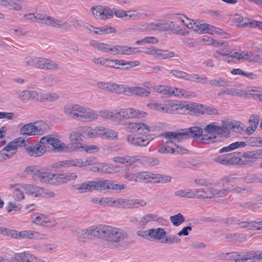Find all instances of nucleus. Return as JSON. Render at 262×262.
Wrapping results in <instances>:
<instances>
[{
    "label": "nucleus",
    "instance_id": "obj_61",
    "mask_svg": "<svg viewBox=\"0 0 262 262\" xmlns=\"http://www.w3.org/2000/svg\"><path fill=\"white\" fill-rule=\"evenodd\" d=\"M93 190H105L107 189V180H101L98 181H92Z\"/></svg>",
    "mask_w": 262,
    "mask_h": 262
},
{
    "label": "nucleus",
    "instance_id": "obj_33",
    "mask_svg": "<svg viewBox=\"0 0 262 262\" xmlns=\"http://www.w3.org/2000/svg\"><path fill=\"white\" fill-rule=\"evenodd\" d=\"M257 252L252 251L237 253L234 257V262H245L248 260L258 259Z\"/></svg>",
    "mask_w": 262,
    "mask_h": 262
},
{
    "label": "nucleus",
    "instance_id": "obj_2",
    "mask_svg": "<svg viewBox=\"0 0 262 262\" xmlns=\"http://www.w3.org/2000/svg\"><path fill=\"white\" fill-rule=\"evenodd\" d=\"M236 184L243 181L242 179H235L232 176H224L220 180L211 182L209 188L203 189V199H216L226 196L228 194V189L226 186L232 181Z\"/></svg>",
    "mask_w": 262,
    "mask_h": 262
},
{
    "label": "nucleus",
    "instance_id": "obj_27",
    "mask_svg": "<svg viewBox=\"0 0 262 262\" xmlns=\"http://www.w3.org/2000/svg\"><path fill=\"white\" fill-rule=\"evenodd\" d=\"M82 136L87 139H95L99 137L100 126L93 127L91 126H81L78 127Z\"/></svg>",
    "mask_w": 262,
    "mask_h": 262
},
{
    "label": "nucleus",
    "instance_id": "obj_53",
    "mask_svg": "<svg viewBox=\"0 0 262 262\" xmlns=\"http://www.w3.org/2000/svg\"><path fill=\"white\" fill-rule=\"evenodd\" d=\"M186 198L203 199V189L195 188L194 189H186Z\"/></svg>",
    "mask_w": 262,
    "mask_h": 262
},
{
    "label": "nucleus",
    "instance_id": "obj_55",
    "mask_svg": "<svg viewBox=\"0 0 262 262\" xmlns=\"http://www.w3.org/2000/svg\"><path fill=\"white\" fill-rule=\"evenodd\" d=\"M229 81L223 77H216L211 79L209 84L213 86L225 87L228 85Z\"/></svg>",
    "mask_w": 262,
    "mask_h": 262
},
{
    "label": "nucleus",
    "instance_id": "obj_49",
    "mask_svg": "<svg viewBox=\"0 0 262 262\" xmlns=\"http://www.w3.org/2000/svg\"><path fill=\"white\" fill-rule=\"evenodd\" d=\"M99 137L111 140H115L118 139V133L115 130L100 126Z\"/></svg>",
    "mask_w": 262,
    "mask_h": 262
},
{
    "label": "nucleus",
    "instance_id": "obj_50",
    "mask_svg": "<svg viewBox=\"0 0 262 262\" xmlns=\"http://www.w3.org/2000/svg\"><path fill=\"white\" fill-rule=\"evenodd\" d=\"M74 187L76 190L81 193L94 190L92 181H89L85 183L77 184L75 185Z\"/></svg>",
    "mask_w": 262,
    "mask_h": 262
},
{
    "label": "nucleus",
    "instance_id": "obj_11",
    "mask_svg": "<svg viewBox=\"0 0 262 262\" xmlns=\"http://www.w3.org/2000/svg\"><path fill=\"white\" fill-rule=\"evenodd\" d=\"M182 16H185L184 15H179L177 16L174 21H166L165 25L166 27V31L171 30L178 34L184 35L188 33V31H186L184 27L187 28V25L185 23V20H183Z\"/></svg>",
    "mask_w": 262,
    "mask_h": 262
},
{
    "label": "nucleus",
    "instance_id": "obj_28",
    "mask_svg": "<svg viewBox=\"0 0 262 262\" xmlns=\"http://www.w3.org/2000/svg\"><path fill=\"white\" fill-rule=\"evenodd\" d=\"M140 52L137 51L136 48H133L127 46H121L119 45L113 46L112 54L114 55H132L136 53Z\"/></svg>",
    "mask_w": 262,
    "mask_h": 262
},
{
    "label": "nucleus",
    "instance_id": "obj_25",
    "mask_svg": "<svg viewBox=\"0 0 262 262\" xmlns=\"http://www.w3.org/2000/svg\"><path fill=\"white\" fill-rule=\"evenodd\" d=\"M140 62L138 60L133 61H126L124 60H119L117 59H109L108 67L114 69H128L131 68H134L139 66Z\"/></svg>",
    "mask_w": 262,
    "mask_h": 262
},
{
    "label": "nucleus",
    "instance_id": "obj_41",
    "mask_svg": "<svg viewBox=\"0 0 262 262\" xmlns=\"http://www.w3.org/2000/svg\"><path fill=\"white\" fill-rule=\"evenodd\" d=\"M166 235V232L163 228L150 229V239L159 241L162 243Z\"/></svg>",
    "mask_w": 262,
    "mask_h": 262
},
{
    "label": "nucleus",
    "instance_id": "obj_14",
    "mask_svg": "<svg viewBox=\"0 0 262 262\" xmlns=\"http://www.w3.org/2000/svg\"><path fill=\"white\" fill-rule=\"evenodd\" d=\"M82 134L77 127L72 131L69 136L70 145L68 152L79 151L84 143H82Z\"/></svg>",
    "mask_w": 262,
    "mask_h": 262
},
{
    "label": "nucleus",
    "instance_id": "obj_64",
    "mask_svg": "<svg viewBox=\"0 0 262 262\" xmlns=\"http://www.w3.org/2000/svg\"><path fill=\"white\" fill-rule=\"evenodd\" d=\"M169 72L175 77L182 78L186 80H189L190 74H188L183 71L172 70L169 71Z\"/></svg>",
    "mask_w": 262,
    "mask_h": 262
},
{
    "label": "nucleus",
    "instance_id": "obj_36",
    "mask_svg": "<svg viewBox=\"0 0 262 262\" xmlns=\"http://www.w3.org/2000/svg\"><path fill=\"white\" fill-rule=\"evenodd\" d=\"M182 136L184 137L185 135H188L193 138H201L203 135V129L199 127L192 126L188 129L182 130L180 132Z\"/></svg>",
    "mask_w": 262,
    "mask_h": 262
},
{
    "label": "nucleus",
    "instance_id": "obj_60",
    "mask_svg": "<svg viewBox=\"0 0 262 262\" xmlns=\"http://www.w3.org/2000/svg\"><path fill=\"white\" fill-rule=\"evenodd\" d=\"M170 87L171 86L167 85H158L152 87V89L156 92L159 93L169 97Z\"/></svg>",
    "mask_w": 262,
    "mask_h": 262
},
{
    "label": "nucleus",
    "instance_id": "obj_62",
    "mask_svg": "<svg viewBox=\"0 0 262 262\" xmlns=\"http://www.w3.org/2000/svg\"><path fill=\"white\" fill-rule=\"evenodd\" d=\"M99 147L95 145H87L84 143L79 151H85L88 154H94L98 152Z\"/></svg>",
    "mask_w": 262,
    "mask_h": 262
},
{
    "label": "nucleus",
    "instance_id": "obj_34",
    "mask_svg": "<svg viewBox=\"0 0 262 262\" xmlns=\"http://www.w3.org/2000/svg\"><path fill=\"white\" fill-rule=\"evenodd\" d=\"M59 95L55 92L43 93L38 91V101L40 102H53L57 101Z\"/></svg>",
    "mask_w": 262,
    "mask_h": 262
},
{
    "label": "nucleus",
    "instance_id": "obj_52",
    "mask_svg": "<svg viewBox=\"0 0 262 262\" xmlns=\"http://www.w3.org/2000/svg\"><path fill=\"white\" fill-rule=\"evenodd\" d=\"M237 157L235 154H228L225 156L219 157L215 160L216 162L222 164H227L232 163H236Z\"/></svg>",
    "mask_w": 262,
    "mask_h": 262
},
{
    "label": "nucleus",
    "instance_id": "obj_47",
    "mask_svg": "<svg viewBox=\"0 0 262 262\" xmlns=\"http://www.w3.org/2000/svg\"><path fill=\"white\" fill-rule=\"evenodd\" d=\"M75 232L76 238L79 242H85L91 236L90 228L85 229H77Z\"/></svg>",
    "mask_w": 262,
    "mask_h": 262
},
{
    "label": "nucleus",
    "instance_id": "obj_38",
    "mask_svg": "<svg viewBox=\"0 0 262 262\" xmlns=\"http://www.w3.org/2000/svg\"><path fill=\"white\" fill-rule=\"evenodd\" d=\"M120 169L117 170V172H120L123 177L129 181L139 182V172H128L129 168L128 166L121 167Z\"/></svg>",
    "mask_w": 262,
    "mask_h": 262
},
{
    "label": "nucleus",
    "instance_id": "obj_5",
    "mask_svg": "<svg viewBox=\"0 0 262 262\" xmlns=\"http://www.w3.org/2000/svg\"><path fill=\"white\" fill-rule=\"evenodd\" d=\"M163 136L166 139L165 143L158 149V152L161 154H173L177 143H180L183 140V137L179 132H166Z\"/></svg>",
    "mask_w": 262,
    "mask_h": 262
},
{
    "label": "nucleus",
    "instance_id": "obj_35",
    "mask_svg": "<svg viewBox=\"0 0 262 262\" xmlns=\"http://www.w3.org/2000/svg\"><path fill=\"white\" fill-rule=\"evenodd\" d=\"M166 27L165 22L159 23L145 24L143 25L138 26L137 29L141 30H154V31H166Z\"/></svg>",
    "mask_w": 262,
    "mask_h": 262
},
{
    "label": "nucleus",
    "instance_id": "obj_54",
    "mask_svg": "<svg viewBox=\"0 0 262 262\" xmlns=\"http://www.w3.org/2000/svg\"><path fill=\"white\" fill-rule=\"evenodd\" d=\"M230 95L234 96L243 97L244 95V90H239L236 88H227L223 91L218 93L219 96L222 95Z\"/></svg>",
    "mask_w": 262,
    "mask_h": 262
},
{
    "label": "nucleus",
    "instance_id": "obj_10",
    "mask_svg": "<svg viewBox=\"0 0 262 262\" xmlns=\"http://www.w3.org/2000/svg\"><path fill=\"white\" fill-rule=\"evenodd\" d=\"M45 143L50 145L57 152H68L69 144L62 141L58 135H47L42 137Z\"/></svg>",
    "mask_w": 262,
    "mask_h": 262
},
{
    "label": "nucleus",
    "instance_id": "obj_18",
    "mask_svg": "<svg viewBox=\"0 0 262 262\" xmlns=\"http://www.w3.org/2000/svg\"><path fill=\"white\" fill-rule=\"evenodd\" d=\"M144 52L146 54L152 55L156 59L160 60L177 57V55L172 51L162 50L155 47L147 48Z\"/></svg>",
    "mask_w": 262,
    "mask_h": 262
},
{
    "label": "nucleus",
    "instance_id": "obj_57",
    "mask_svg": "<svg viewBox=\"0 0 262 262\" xmlns=\"http://www.w3.org/2000/svg\"><path fill=\"white\" fill-rule=\"evenodd\" d=\"M40 169L37 166L30 165L25 168L24 172L26 174H32L33 179L36 181L37 178V174L39 173Z\"/></svg>",
    "mask_w": 262,
    "mask_h": 262
},
{
    "label": "nucleus",
    "instance_id": "obj_20",
    "mask_svg": "<svg viewBox=\"0 0 262 262\" xmlns=\"http://www.w3.org/2000/svg\"><path fill=\"white\" fill-rule=\"evenodd\" d=\"M185 102L177 100L168 99L164 101L165 113L178 114L184 110Z\"/></svg>",
    "mask_w": 262,
    "mask_h": 262
},
{
    "label": "nucleus",
    "instance_id": "obj_32",
    "mask_svg": "<svg viewBox=\"0 0 262 262\" xmlns=\"http://www.w3.org/2000/svg\"><path fill=\"white\" fill-rule=\"evenodd\" d=\"M90 45L92 47L99 51L112 54L114 45L95 40H91Z\"/></svg>",
    "mask_w": 262,
    "mask_h": 262
},
{
    "label": "nucleus",
    "instance_id": "obj_46",
    "mask_svg": "<svg viewBox=\"0 0 262 262\" xmlns=\"http://www.w3.org/2000/svg\"><path fill=\"white\" fill-rule=\"evenodd\" d=\"M150 91L140 86H130L129 95H136L141 97H147L150 95Z\"/></svg>",
    "mask_w": 262,
    "mask_h": 262
},
{
    "label": "nucleus",
    "instance_id": "obj_59",
    "mask_svg": "<svg viewBox=\"0 0 262 262\" xmlns=\"http://www.w3.org/2000/svg\"><path fill=\"white\" fill-rule=\"evenodd\" d=\"M158 42L157 38L154 36H146L144 38L138 40L135 43L137 45H144L145 44H156Z\"/></svg>",
    "mask_w": 262,
    "mask_h": 262
},
{
    "label": "nucleus",
    "instance_id": "obj_19",
    "mask_svg": "<svg viewBox=\"0 0 262 262\" xmlns=\"http://www.w3.org/2000/svg\"><path fill=\"white\" fill-rule=\"evenodd\" d=\"M93 159L88 158L84 160L82 159H73L62 161L58 163V166L64 168L77 166L80 168H84L93 164Z\"/></svg>",
    "mask_w": 262,
    "mask_h": 262
},
{
    "label": "nucleus",
    "instance_id": "obj_63",
    "mask_svg": "<svg viewBox=\"0 0 262 262\" xmlns=\"http://www.w3.org/2000/svg\"><path fill=\"white\" fill-rule=\"evenodd\" d=\"M170 221L174 226H179L185 221V218L181 213H178L170 217Z\"/></svg>",
    "mask_w": 262,
    "mask_h": 262
},
{
    "label": "nucleus",
    "instance_id": "obj_21",
    "mask_svg": "<svg viewBox=\"0 0 262 262\" xmlns=\"http://www.w3.org/2000/svg\"><path fill=\"white\" fill-rule=\"evenodd\" d=\"M12 259L13 262H46L29 251L14 253Z\"/></svg>",
    "mask_w": 262,
    "mask_h": 262
},
{
    "label": "nucleus",
    "instance_id": "obj_24",
    "mask_svg": "<svg viewBox=\"0 0 262 262\" xmlns=\"http://www.w3.org/2000/svg\"><path fill=\"white\" fill-rule=\"evenodd\" d=\"M259 156L258 150L249 151L244 153L240 158H237L236 163L251 166L259 159Z\"/></svg>",
    "mask_w": 262,
    "mask_h": 262
},
{
    "label": "nucleus",
    "instance_id": "obj_37",
    "mask_svg": "<svg viewBox=\"0 0 262 262\" xmlns=\"http://www.w3.org/2000/svg\"><path fill=\"white\" fill-rule=\"evenodd\" d=\"M171 96L184 98H189L194 97L193 94L190 92L182 89L171 86L169 97Z\"/></svg>",
    "mask_w": 262,
    "mask_h": 262
},
{
    "label": "nucleus",
    "instance_id": "obj_43",
    "mask_svg": "<svg viewBox=\"0 0 262 262\" xmlns=\"http://www.w3.org/2000/svg\"><path fill=\"white\" fill-rule=\"evenodd\" d=\"M251 53V52L247 51H240L238 52L230 51L229 57L238 60H247L250 61Z\"/></svg>",
    "mask_w": 262,
    "mask_h": 262
},
{
    "label": "nucleus",
    "instance_id": "obj_58",
    "mask_svg": "<svg viewBox=\"0 0 262 262\" xmlns=\"http://www.w3.org/2000/svg\"><path fill=\"white\" fill-rule=\"evenodd\" d=\"M17 151V148L11 142H10L3 149V151L6 153L7 158H12Z\"/></svg>",
    "mask_w": 262,
    "mask_h": 262
},
{
    "label": "nucleus",
    "instance_id": "obj_42",
    "mask_svg": "<svg viewBox=\"0 0 262 262\" xmlns=\"http://www.w3.org/2000/svg\"><path fill=\"white\" fill-rule=\"evenodd\" d=\"M184 110L196 114H203L204 105L193 102H185Z\"/></svg>",
    "mask_w": 262,
    "mask_h": 262
},
{
    "label": "nucleus",
    "instance_id": "obj_45",
    "mask_svg": "<svg viewBox=\"0 0 262 262\" xmlns=\"http://www.w3.org/2000/svg\"><path fill=\"white\" fill-rule=\"evenodd\" d=\"M21 2V0H4L1 5L18 11L22 9Z\"/></svg>",
    "mask_w": 262,
    "mask_h": 262
},
{
    "label": "nucleus",
    "instance_id": "obj_13",
    "mask_svg": "<svg viewBox=\"0 0 262 262\" xmlns=\"http://www.w3.org/2000/svg\"><path fill=\"white\" fill-rule=\"evenodd\" d=\"M36 181L46 184L58 186V174L52 172L47 167L40 169Z\"/></svg>",
    "mask_w": 262,
    "mask_h": 262
},
{
    "label": "nucleus",
    "instance_id": "obj_17",
    "mask_svg": "<svg viewBox=\"0 0 262 262\" xmlns=\"http://www.w3.org/2000/svg\"><path fill=\"white\" fill-rule=\"evenodd\" d=\"M91 158L93 160V164L90 165L91 166L90 170L93 172L112 174L117 172L116 171L117 170H115V169L120 168L118 165L113 166L106 163H96L94 158Z\"/></svg>",
    "mask_w": 262,
    "mask_h": 262
},
{
    "label": "nucleus",
    "instance_id": "obj_51",
    "mask_svg": "<svg viewBox=\"0 0 262 262\" xmlns=\"http://www.w3.org/2000/svg\"><path fill=\"white\" fill-rule=\"evenodd\" d=\"M35 158L41 157L46 152L47 147L42 137L38 143L35 144Z\"/></svg>",
    "mask_w": 262,
    "mask_h": 262
},
{
    "label": "nucleus",
    "instance_id": "obj_23",
    "mask_svg": "<svg viewBox=\"0 0 262 262\" xmlns=\"http://www.w3.org/2000/svg\"><path fill=\"white\" fill-rule=\"evenodd\" d=\"M26 184L11 183L8 185V189L12 192L15 201L20 202L25 199L24 190L25 191Z\"/></svg>",
    "mask_w": 262,
    "mask_h": 262
},
{
    "label": "nucleus",
    "instance_id": "obj_29",
    "mask_svg": "<svg viewBox=\"0 0 262 262\" xmlns=\"http://www.w3.org/2000/svg\"><path fill=\"white\" fill-rule=\"evenodd\" d=\"M108 225H99L90 227L91 236L106 241Z\"/></svg>",
    "mask_w": 262,
    "mask_h": 262
},
{
    "label": "nucleus",
    "instance_id": "obj_7",
    "mask_svg": "<svg viewBox=\"0 0 262 262\" xmlns=\"http://www.w3.org/2000/svg\"><path fill=\"white\" fill-rule=\"evenodd\" d=\"M0 233L17 239L25 238L29 239H36L38 237L37 232L31 230L16 231L4 227L0 228Z\"/></svg>",
    "mask_w": 262,
    "mask_h": 262
},
{
    "label": "nucleus",
    "instance_id": "obj_31",
    "mask_svg": "<svg viewBox=\"0 0 262 262\" xmlns=\"http://www.w3.org/2000/svg\"><path fill=\"white\" fill-rule=\"evenodd\" d=\"M38 91L24 90L17 93L18 99L24 103L33 99L38 101Z\"/></svg>",
    "mask_w": 262,
    "mask_h": 262
},
{
    "label": "nucleus",
    "instance_id": "obj_8",
    "mask_svg": "<svg viewBox=\"0 0 262 262\" xmlns=\"http://www.w3.org/2000/svg\"><path fill=\"white\" fill-rule=\"evenodd\" d=\"M221 128L215 122L207 125L204 128V134L201 136V141L205 144H210L215 142L216 139L221 133Z\"/></svg>",
    "mask_w": 262,
    "mask_h": 262
},
{
    "label": "nucleus",
    "instance_id": "obj_26",
    "mask_svg": "<svg viewBox=\"0 0 262 262\" xmlns=\"http://www.w3.org/2000/svg\"><path fill=\"white\" fill-rule=\"evenodd\" d=\"M127 142L133 145L138 146H146L150 142L148 135H129L127 137Z\"/></svg>",
    "mask_w": 262,
    "mask_h": 262
},
{
    "label": "nucleus",
    "instance_id": "obj_9",
    "mask_svg": "<svg viewBox=\"0 0 262 262\" xmlns=\"http://www.w3.org/2000/svg\"><path fill=\"white\" fill-rule=\"evenodd\" d=\"M30 219L31 222L37 226L53 228L56 225V221L53 217L41 213H33Z\"/></svg>",
    "mask_w": 262,
    "mask_h": 262
},
{
    "label": "nucleus",
    "instance_id": "obj_15",
    "mask_svg": "<svg viewBox=\"0 0 262 262\" xmlns=\"http://www.w3.org/2000/svg\"><path fill=\"white\" fill-rule=\"evenodd\" d=\"M124 125L126 130L130 133L146 134L155 130L153 126L141 122H127Z\"/></svg>",
    "mask_w": 262,
    "mask_h": 262
},
{
    "label": "nucleus",
    "instance_id": "obj_40",
    "mask_svg": "<svg viewBox=\"0 0 262 262\" xmlns=\"http://www.w3.org/2000/svg\"><path fill=\"white\" fill-rule=\"evenodd\" d=\"M57 64L47 58H38L37 68L41 69L52 70L57 69Z\"/></svg>",
    "mask_w": 262,
    "mask_h": 262
},
{
    "label": "nucleus",
    "instance_id": "obj_1",
    "mask_svg": "<svg viewBox=\"0 0 262 262\" xmlns=\"http://www.w3.org/2000/svg\"><path fill=\"white\" fill-rule=\"evenodd\" d=\"M62 113L67 117L86 122L96 121L99 118L97 111L76 103L66 104L62 108Z\"/></svg>",
    "mask_w": 262,
    "mask_h": 262
},
{
    "label": "nucleus",
    "instance_id": "obj_44",
    "mask_svg": "<svg viewBox=\"0 0 262 262\" xmlns=\"http://www.w3.org/2000/svg\"><path fill=\"white\" fill-rule=\"evenodd\" d=\"M77 176L75 172H67L58 174V186L62 185L69 181L75 180Z\"/></svg>",
    "mask_w": 262,
    "mask_h": 262
},
{
    "label": "nucleus",
    "instance_id": "obj_39",
    "mask_svg": "<svg viewBox=\"0 0 262 262\" xmlns=\"http://www.w3.org/2000/svg\"><path fill=\"white\" fill-rule=\"evenodd\" d=\"M129 86L112 82L110 92L117 94L129 95Z\"/></svg>",
    "mask_w": 262,
    "mask_h": 262
},
{
    "label": "nucleus",
    "instance_id": "obj_30",
    "mask_svg": "<svg viewBox=\"0 0 262 262\" xmlns=\"http://www.w3.org/2000/svg\"><path fill=\"white\" fill-rule=\"evenodd\" d=\"M152 14L150 10L146 9H135L127 11V20H138L149 16Z\"/></svg>",
    "mask_w": 262,
    "mask_h": 262
},
{
    "label": "nucleus",
    "instance_id": "obj_16",
    "mask_svg": "<svg viewBox=\"0 0 262 262\" xmlns=\"http://www.w3.org/2000/svg\"><path fill=\"white\" fill-rule=\"evenodd\" d=\"M90 11L97 20H106L113 17V10L106 6L96 5L92 7Z\"/></svg>",
    "mask_w": 262,
    "mask_h": 262
},
{
    "label": "nucleus",
    "instance_id": "obj_6",
    "mask_svg": "<svg viewBox=\"0 0 262 262\" xmlns=\"http://www.w3.org/2000/svg\"><path fill=\"white\" fill-rule=\"evenodd\" d=\"M25 193L34 198H53L55 193L47 188L35 185L26 184Z\"/></svg>",
    "mask_w": 262,
    "mask_h": 262
},
{
    "label": "nucleus",
    "instance_id": "obj_4",
    "mask_svg": "<svg viewBox=\"0 0 262 262\" xmlns=\"http://www.w3.org/2000/svg\"><path fill=\"white\" fill-rule=\"evenodd\" d=\"M48 129L47 123L39 120L21 125L19 133L23 136H39L47 132Z\"/></svg>",
    "mask_w": 262,
    "mask_h": 262
},
{
    "label": "nucleus",
    "instance_id": "obj_12",
    "mask_svg": "<svg viewBox=\"0 0 262 262\" xmlns=\"http://www.w3.org/2000/svg\"><path fill=\"white\" fill-rule=\"evenodd\" d=\"M127 232L124 230L108 225L106 241L118 243L127 238Z\"/></svg>",
    "mask_w": 262,
    "mask_h": 262
},
{
    "label": "nucleus",
    "instance_id": "obj_56",
    "mask_svg": "<svg viewBox=\"0 0 262 262\" xmlns=\"http://www.w3.org/2000/svg\"><path fill=\"white\" fill-rule=\"evenodd\" d=\"M246 144L244 142H235L230 144L229 145L226 147H224L220 150V153L228 152L235 149L245 147Z\"/></svg>",
    "mask_w": 262,
    "mask_h": 262
},
{
    "label": "nucleus",
    "instance_id": "obj_22",
    "mask_svg": "<svg viewBox=\"0 0 262 262\" xmlns=\"http://www.w3.org/2000/svg\"><path fill=\"white\" fill-rule=\"evenodd\" d=\"M182 18L185 20L188 29H192L199 33H206L209 31L210 25L203 21H193L186 16H182Z\"/></svg>",
    "mask_w": 262,
    "mask_h": 262
},
{
    "label": "nucleus",
    "instance_id": "obj_3",
    "mask_svg": "<svg viewBox=\"0 0 262 262\" xmlns=\"http://www.w3.org/2000/svg\"><path fill=\"white\" fill-rule=\"evenodd\" d=\"M24 17L27 20L35 23L45 24L53 27L63 29H69L70 28V26L68 23L43 14L28 13L24 15Z\"/></svg>",
    "mask_w": 262,
    "mask_h": 262
},
{
    "label": "nucleus",
    "instance_id": "obj_48",
    "mask_svg": "<svg viewBox=\"0 0 262 262\" xmlns=\"http://www.w3.org/2000/svg\"><path fill=\"white\" fill-rule=\"evenodd\" d=\"M249 126L246 130V134L247 135H251L254 133L258 127L259 119L256 116H252L249 120Z\"/></svg>",
    "mask_w": 262,
    "mask_h": 262
}]
</instances>
